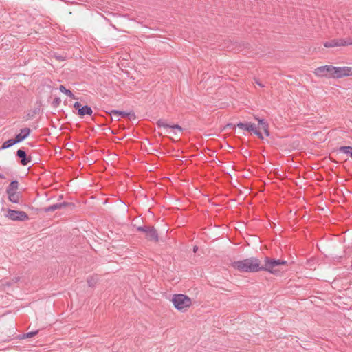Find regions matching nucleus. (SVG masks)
<instances>
[{
  "label": "nucleus",
  "mask_w": 352,
  "mask_h": 352,
  "mask_svg": "<svg viewBox=\"0 0 352 352\" xmlns=\"http://www.w3.org/2000/svg\"><path fill=\"white\" fill-rule=\"evenodd\" d=\"M287 262L281 259H273L266 257L263 265H260L259 260L255 257L234 261L232 266L241 272H256L258 271H267L274 274H278L276 267L280 265H287Z\"/></svg>",
  "instance_id": "f257e3e1"
},
{
  "label": "nucleus",
  "mask_w": 352,
  "mask_h": 352,
  "mask_svg": "<svg viewBox=\"0 0 352 352\" xmlns=\"http://www.w3.org/2000/svg\"><path fill=\"white\" fill-rule=\"evenodd\" d=\"M172 302L176 309L184 311L191 305V299L185 294H179L173 296Z\"/></svg>",
  "instance_id": "f03ea898"
},
{
  "label": "nucleus",
  "mask_w": 352,
  "mask_h": 352,
  "mask_svg": "<svg viewBox=\"0 0 352 352\" xmlns=\"http://www.w3.org/2000/svg\"><path fill=\"white\" fill-rule=\"evenodd\" d=\"M333 78H342L344 76H352V67H334L331 65Z\"/></svg>",
  "instance_id": "7ed1b4c3"
},
{
  "label": "nucleus",
  "mask_w": 352,
  "mask_h": 352,
  "mask_svg": "<svg viewBox=\"0 0 352 352\" xmlns=\"http://www.w3.org/2000/svg\"><path fill=\"white\" fill-rule=\"evenodd\" d=\"M236 126L239 128L240 129H242L243 131L251 132L254 134H255L256 136H258L261 139H263V136L259 129H257L255 124H252L249 122H239L236 124Z\"/></svg>",
  "instance_id": "20e7f679"
},
{
  "label": "nucleus",
  "mask_w": 352,
  "mask_h": 352,
  "mask_svg": "<svg viewBox=\"0 0 352 352\" xmlns=\"http://www.w3.org/2000/svg\"><path fill=\"white\" fill-rule=\"evenodd\" d=\"M7 217L12 221H24L28 219V215L24 211L8 210Z\"/></svg>",
  "instance_id": "39448f33"
},
{
  "label": "nucleus",
  "mask_w": 352,
  "mask_h": 352,
  "mask_svg": "<svg viewBox=\"0 0 352 352\" xmlns=\"http://www.w3.org/2000/svg\"><path fill=\"white\" fill-rule=\"evenodd\" d=\"M352 45V38H337L326 42L324 45L326 47H333L338 46H345Z\"/></svg>",
  "instance_id": "423d86ee"
},
{
  "label": "nucleus",
  "mask_w": 352,
  "mask_h": 352,
  "mask_svg": "<svg viewBox=\"0 0 352 352\" xmlns=\"http://www.w3.org/2000/svg\"><path fill=\"white\" fill-rule=\"evenodd\" d=\"M314 74L319 77H331V65H324L317 67Z\"/></svg>",
  "instance_id": "0eeeda50"
},
{
  "label": "nucleus",
  "mask_w": 352,
  "mask_h": 352,
  "mask_svg": "<svg viewBox=\"0 0 352 352\" xmlns=\"http://www.w3.org/2000/svg\"><path fill=\"white\" fill-rule=\"evenodd\" d=\"M255 120L258 121V129H262L264 131V133L266 136H270V131H269V124L268 123L262 118L254 117Z\"/></svg>",
  "instance_id": "6e6552de"
},
{
  "label": "nucleus",
  "mask_w": 352,
  "mask_h": 352,
  "mask_svg": "<svg viewBox=\"0 0 352 352\" xmlns=\"http://www.w3.org/2000/svg\"><path fill=\"white\" fill-rule=\"evenodd\" d=\"M146 238L149 241H158L159 236L157 230L153 226H150L147 232L146 233Z\"/></svg>",
  "instance_id": "1a4fd4ad"
},
{
  "label": "nucleus",
  "mask_w": 352,
  "mask_h": 352,
  "mask_svg": "<svg viewBox=\"0 0 352 352\" xmlns=\"http://www.w3.org/2000/svg\"><path fill=\"white\" fill-rule=\"evenodd\" d=\"M157 125L158 127H163L164 129H177L179 131H182V128L178 124L169 125L166 123V121L163 119H160L157 122Z\"/></svg>",
  "instance_id": "9d476101"
},
{
  "label": "nucleus",
  "mask_w": 352,
  "mask_h": 352,
  "mask_svg": "<svg viewBox=\"0 0 352 352\" xmlns=\"http://www.w3.org/2000/svg\"><path fill=\"white\" fill-rule=\"evenodd\" d=\"M31 133V130L29 128H24L21 130V132L17 134L15 137V140L17 143L23 141L27 138Z\"/></svg>",
  "instance_id": "9b49d317"
},
{
  "label": "nucleus",
  "mask_w": 352,
  "mask_h": 352,
  "mask_svg": "<svg viewBox=\"0 0 352 352\" xmlns=\"http://www.w3.org/2000/svg\"><path fill=\"white\" fill-rule=\"evenodd\" d=\"M16 155L21 159V163L23 166H27L31 161L30 157H28L25 151L23 149H19Z\"/></svg>",
  "instance_id": "f8f14e48"
},
{
  "label": "nucleus",
  "mask_w": 352,
  "mask_h": 352,
  "mask_svg": "<svg viewBox=\"0 0 352 352\" xmlns=\"http://www.w3.org/2000/svg\"><path fill=\"white\" fill-rule=\"evenodd\" d=\"M68 205H69V204L67 203V202L55 204L50 206L49 207L45 208L44 209V211L45 212H53V211H54L56 210H58V209H62V208L66 207Z\"/></svg>",
  "instance_id": "ddd939ff"
},
{
  "label": "nucleus",
  "mask_w": 352,
  "mask_h": 352,
  "mask_svg": "<svg viewBox=\"0 0 352 352\" xmlns=\"http://www.w3.org/2000/svg\"><path fill=\"white\" fill-rule=\"evenodd\" d=\"M93 113L91 108L87 105H85L79 109V111L78 112V115L81 117L85 116V115L91 116Z\"/></svg>",
  "instance_id": "4468645a"
},
{
  "label": "nucleus",
  "mask_w": 352,
  "mask_h": 352,
  "mask_svg": "<svg viewBox=\"0 0 352 352\" xmlns=\"http://www.w3.org/2000/svg\"><path fill=\"white\" fill-rule=\"evenodd\" d=\"M19 183L17 181H12L10 182L6 189V193L14 192L18 189Z\"/></svg>",
  "instance_id": "2eb2a0df"
},
{
  "label": "nucleus",
  "mask_w": 352,
  "mask_h": 352,
  "mask_svg": "<svg viewBox=\"0 0 352 352\" xmlns=\"http://www.w3.org/2000/svg\"><path fill=\"white\" fill-rule=\"evenodd\" d=\"M8 195V199L14 204H17L19 202L20 194L19 192H10L7 193Z\"/></svg>",
  "instance_id": "dca6fc26"
},
{
  "label": "nucleus",
  "mask_w": 352,
  "mask_h": 352,
  "mask_svg": "<svg viewBox=\"0 0 352 352\" xmlns=\"http://www.w3.org/2000/svg\"><path fill=\"white\" fill-rule=\"evenodd\" d=\"M339 152L349 155L352 158V146H343L339 148Z\"/></svg>",
  "instance_id": "f3484780"
},
{
  "label": "nucleus",
  "mask_w": 352,
  "mask_h": 352,
  "mask_svg": "<svg viewBox=\"0 0 352 352\" xmlns=\"http://www.w3.org/2000/svg\"><path fill=\"white\" fill-rule=\"evenodd\" d=\"M16 141L14 139H10L6 142H4L1 146V148L2 149H7L11 146H12L13 145H14L15 144H16Z\"/></svg>",
  "instance_id": "a211bd4d"
},
{
  "label": "nucleus",
  "mask_w": 352,
  "mask_h": 352,
  "mask_svg": "<svg viewBox=\"0 0 352 352\" xmlns=\"http://www.w3.org/2000/svg\"><path fill=\"white\" fill-rule=\"evenodd\" d=\"M59 90L61 92L65 94L68 97H69L71 98H75L74 94L70 90L66 89L64 85H60L59 87Z\"/></svg>",
  "instance_id": "6ab92c4d"
},
{
  "label": "nucleus",
  "mask_w": 352,
  "mask_h": 352,
  "mask_svg": "<svg viewBox=\"0 0 352 352\" xmlns=\"http://www.w3.org/2000/svg\"><path fill=\"white\" fill-rule=\"evenodd\" d=\"M98 278L97 276H92L87 280V283L89 287H94L95 285V284L96 283V282L98 281Z\"/></svg>",
  "instance_id": "aec40b11"
},
{
  "label": "nucleus",
  "mask_w": 352,
  "mask_h": 352,
  "mask_svg": "<svg viewBox=\"0 0 352 352\" xmlns=\"http://www.w3.org/2000/svg\"><path fill=\"white\" fill-rule=\"evenodd\" d=\"M113 114H119L120 117H127L130 113H127L126 111H121L118 110H112Z\"/></svg>",
  "instance_id": "412c9836"
},
{
  "label": "nucleus",
  "mask_w": 352,
  "mask_h": 352,
  "mask_svg": "<svg viewBox=\"0 0 352 352\" xmlns=\"http://www.w3.org/2000/svg\"><path fill=\"white\" fill-rule=\"evenodd\" d=\"M38 330H36L34 331H30V332H28L26 334H25L23 336V337L24 338H32V337L34 336L35 335H36L38 333Z\"/></svg>",
  "instance_id": "4be33fe9"
},
{
  "label": "nucleus",
  "mask_w": 352,
  "mask_h": 352,
  "mask_svg": "<svg viewBox=\"0 0 352 352\" xmlns=\"http://www.w3.org/2000/svg\"><path fill=\"white\" fill-rule=\"evenodd\" d=\"M150 226H139L137 228L138 231L144 232L145 234L147 232Z\"/></svg>",
  "instance_id": "5701e85b"
},
{
  "label": "nucleus",
  "mask_w": 352,
  "mask_h": 352,
  "mask_svg": "<svg viewBox=\"0 0 352 352\" xmlns=\"http://www.w3.org/2000/svg\"><path fill=\"white\" fill-rule=\"evenodd\" d=\"M110 116L112 117V118L116 119V120H120V115L119 114H113L112 111H111L109 113Z\"/></svg>",
  "instance_id": "b1692460"
},
{
  "label": "nucleus",
  "mask_w": 352,
  "mask_h": 352,
  "mask_svg": "<svg viewBox=\"0 0 352 352\" xmlns=\"http://www.w3.org/2000/svg\"><path fill=\"white\" fill-rule=\"evenodd\" d=\"M74 107L75 109L78 110V112L79 111V109H80L82 107H81V104L80 102H76L74 104Z\"/></svg>",
  "instance_id": "393cba45"
},
{
  "label": "nucleus",
  "mask_w": 352,
  "mask_h": 352,
  "mask_svg": "<svg viewBox=\"0 0 352 352\" xmlns=\"http://www.w3.org/2000/svg\"><path fill=\"white\" fill-rule=\"evenodd\" d=\"M61 100L59 98H56L54 100V105H58L60 103Z\"/></svg>",
  "instance_id": "a878e982"
},
{
  "label": "nucleus",
  "mask_w": 352,
  "mask_h": 352,
  "mask_svg": "<svg viewBox=\"0 0 352 352\" xmlns=\"http://www.w3.org/2000/svg\"><path fill=\"white\" fill-rule=\"evenodd\" d=\"M254 81H255V83H256L261 87H264V85H263L261 82H260L258 80L254 79Z\"/></svg>",
  "instance_id": "bb28decb"
},
{
  "label": "nucleus",
  "mask_w": 352,
  "mask_h": 352,
  "mask_svg": "<svg viewBox=\"0 0 352 352\" xmlns=\"http://www.w3.org/2000/svg\"><path fill=\"white\" fill-rule=\"evenodd\" d=\"M197 246H195L194 248H193V251L194 252H196V251L197 250Z\"/></svg>",
  "instance_id": "cd10ccee"
},
{
  "label": "nucleus",
  "mask_w": 352,
  "mask_h": 352,
  "mask_svg": "<svg viewBox=\"0 0 352 352\" xmlns=\"http://www.w3.org/2000/svg\"><path fill=\"white\" fill-rule=\"evenodd\" d=\"M0 178H1V179H3V178H4V176H3V174H1V173H0Z\"/></svg>",
  "instance_id": "c85d7f7f"
}]
</instances>
